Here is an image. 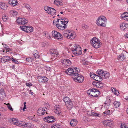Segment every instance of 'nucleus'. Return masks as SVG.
Wrapping results in <instances>:
<instances>
[{
    "mask_svg": "<svg viewBox=\"0 0 128 128\" xmlns=\"http://www.w3.org/2000/svg\"><path fill=\"white\" fill-rule=\"evenodd\" d=\"M65 72L68 74L70 75L73 80L76 82L82 83L84 80V77L79 74V70L78 68H68Z\"/></svg>",
    "mask_w": 128,
    "mask_h": 128,
    "instance_id": "1",
    "label": "nucleus"
},
{
    "mask_svg": "<svg viewBox=\"0 0 128 128\" xmlns=\"http://www.w3.org/2000/svg\"><path fill=\"white\" fill-rule=\"evenodd\" d=\"M106 21L107 19L106 17L104 16H102L98 18L96 23L98 26L105 27L106 26L105 22Z\"/></svg>",
    "mask_w": 128,
    "mask_h": 128,
    "instance_id": "2",
    "label": "nucleus"
},
{
    "mask_svg": "<svg viewBox=\"0 0 128 128\" xmlns=\"http://www.w3.org/2000/svg\"><path fill=\"white\" fill-rule=\"evenodd\" d=\"M72 53L76 56H78L82 54L81 48L78 45L74 44L70 48Z\"/></svg>",
    "mask_w": 128,
    "mask_h": 128,
    "instance_id": "3",
    "label": "nucleus"
},
{
    "mask_svg": "<svg viewBox=\"0 0 128 128\" xmlns=\"http://www.w3.org/2000/svg\"><path fill=\"white\" fill-rule=\"evenodd\" d=\"M90 43L92 46L96 48H100L102 44L99 39L96 38H94L90 41Z\"/></svg>",
    "mask_w": 128,
    "mask_h": 128,
    "instance_id": "4",
    "label": "nucleus"
},
{
    "mask_svg": "<svg viewBox=\"0 0 128 128\" xmlns=\"http://www.w3.org/2000/svg\"><path fill=\"white\" fill-rule=\"evenodd\" d=\"M56 22L57 23L56 24V27L59 29L64 30L66 27L67 25L65 24V23L63 21L60 20H57L56 21L55 20H54L53 24H54V22Z\"/></svg>",
    "mask_w": 128,
    "mask_h": 128,
    "instance_id": "5",
    "label": "nucleus"
},
{
    "mask_svg": "<svg viewBox=\"0 0 128 128\" xmlns=\"http://www.w3.org/2000/svg\"><path fill=\"white\" fill-rule=\"evenodd\" d=\"M96 73L98 75L101 76L102 78H108L110 76V73L106 71H104L102 70H98L96 72Z\"/></svg>",
    "mask_w": 128,
    "mask_h": 128,
    "instance_id": "6",
    "label": "nucleus"
},
{
    "mask_svg": "<svg viewBox=\"0 0 128 128\" xmlns=\"http://www.w3.org/2000/svg\"><path fill=\"white\" fill-rule=\"evenodd\" d=\"M64 36L68 39L72 40L75 38L76 35L74 33L70 32L68 31H64Z\"/></svg>",
    "mask_w": 128,
    "mask_h": 128,
    "instance_id": "7",
    "label": "nucleus"
},
{
    "mask_svg": "<svg viewBox=\"0 0 128 128\" xmlns=\"http://www.w3.org/2000/svg\"><path fill=\"white\" fill-rule=\"evenodd\" d=\"M99 93L98 90L94 88L90 89L87 92L88 94L94 97H98Z\"/></svg>",
    "mask_w": 128,
    "mask_h": 128,
    "instance_id": "8",
    "label": "nucleus"
},
{
    "mask_svg": "<svg viewBox=\"0 0 128 128\" xmlns=\"http://www.w3.org/2000/svg\"><path fill=\"white\" fill-rule=\"evenodd\" d=\"M44 9L48 13L52 16L54 15L56 12V10L48 6H45Z\"/></svg>",
    "mask_w": 128,
    "mask_h": 128,
    "instance_id": "9",
    "label": "nucleus"
},
{
    "mask_svg": "<svg viewBox=\"0 0 128 128\" xmlns=\"http://www.w3.org/2000/svg\"><path fill=\"white\" fill-rule=\"evenodd\" d=\"M20 28L21 30L27 33H30L33 31V28L32 26H20Z\"/></svg>",
    "mask_w": 128,
    "mask_h": 128,
    "instance_id": "10",
    "label": "nucleus"
},
{
    "mask_svg": "<svg viewBox=\"0 0 128 128\" xmlns=\"http://www.w3.org/2000/svg\"><path fill=\"white\" fill-rule=\"evenodd\" d=\"M52 36L55 39H62L63 38L62 36L60 33L55 30L52 32Z\"/></svg>",
    "mask_w": 128,
    "mask_h": 128,
    "instance_id": "11",
    "label": "nucleus"
},
{
    "mask_svg": "<svg viewBox=\"0 0 128 128\" xmlns=\"http://www.w3.org/2000/svg\"><path fill=\"white\" fill-rule=\"evenodd\" d=\"M16 21L19 25L25 24L28 22V21L24 18L19 17L17 19Z\"/></svg>",
    "mask_w": 128,
    "mask_h": 128,
    "instance_id": "12",
    "label": "nucleus"
},
{
    "mask_svg": "<svg viewBox=\"0 0 128 128\" xmlns=\"http://www.w3.org/2000/svg\"><path fill=\"white\" fill-rule=\"evenodd\" d=\"M46 110H45L42 107L39 108L37 112V114L39 116L44 115L46 112Z\"/></svg>",
    "mask_w": 128,
    "mask_h": 128,
    "instance_id": "13",
    "label": "nucleus"
},
{
    "mask_svg": "<svg viewBox=\"0 0 128 128\" xmlns=\"http://www.w3.org/2000/svg\"><path fill=\"white\" fill-rule=\"evenodd\" d=\"M50 54L52 56L57 57V56L59 54L57 52V50L55 49H51L50 51Z\"/></svg>",
    "mask_w": 128,
    "mask_h": 128,
    "instance_id": "14",
    "label": "nucleus"
},
{
    "mask_svg": "<svg viewBox=\"0 0 128 128\" xmlns=\"http://www.w3.org/2000/svg\"><path fill=\"white\" fill-rule=\"evenodd\" d=\"M62 63L67 66L70 65L71 64V61L68 59L62 60Z\"/></svg>",
    "mask_w": 128,
    "mask_h": 128,
    "instance_id": "15",
    "label": "nucleus"
},
{
    "mask_svg": "<svg viewBox=\"0 0 128 128\" xmlns=\"http://www.w3.org/2000/svg\"><path fill=\"white\" fill-rule=\"evenodd\" d=\"M12 123H13L14 124L19 126H23V125H24L23 124V122L20 121V120H12Z\"/></svg>",
    "mask_w": 128,
    "mask_h": 128,
    "instance_id": "16",
    "label": "nucleus"
},
{
    "mask_svg": "<svg viewBox=\"0 0 128 128\" xmlns=\"http://www.w3.org/2000/svg\"><path fill=\"white\" fill-rule=\"evenodd\" d=\"M11 58L9 56H4L1 58L2 62L3 63L8 62L11 60Z\"/></svg>",
    "mask_w": 128,
    "mask_h": 128,
    "instance_id": "17",
    "label": "nucleus"
},
{
    "mask_svg": "<svg viewBox=\"0 0 128 128\" xmlns=\"http://www.w3.org/2000/svg\"><path fill=\"white\" fill-rule=\"evenodd\" d=\"M102 123L105 126H110L112 124V122L110 120H103L102 121Z\"/></svg>",
    "mask_w": 128,
    "mask_h": 128,
    "instance_id": "18",
    "label": "nucleus"
},
{
    "mask_svg": "<svg viewBox=\"0 0 128 128\" xmlns=\"http://www.w3.org/2000/svg\"><path fill=\"white\" fill-rule=\"evenodd\" d=\"M94 79L95 80L99 82L102 81V80L101 76L98 74V75L95 74Z\"/></svg>",
    "mask_w": 128,
    "mask_h": 128,
    "instance_id": "19",
    "label": "nucleus"
},
{
    "mask_svg": "<svg viewBox=\"0 0 128 128\" xmlns=\"http://www.w3.org/2000/svg\"><path fill=\"white\" fill-rule=\"evenodd\" d=\"M66 104L67 108L69 109H71L72 108L73 106V103L71 101L66 103Z\"/></svg>",
    "mask_w": 128,
    "mask_h": 128,
    "instance_id": "20",
    "label": "nucleus"
},
{
    "mask_svg": "<svg viewBox=\"0 0 128 128\" xmlns=\"http://www.w3.org/2000/svg\"><path fill=\"white\" fill-rule=\"evenodd\" d=\"M120 26L121 30H124L125 29L128 27V24H127L122 23L120 24Z\"/></svg>",
    "mask_w": 128,
    "mask_h": 128,
    "instance_id": "21",
    "label": "nucleus"
},
{
    "mask_svg": "<svg viewBox=\"0 0 128 128\" xmlns=\"http://www.w3.org/2000/svg\"><path fill=\"white\" fill-rule=\"evenodd\" d=\"M126 58V56L123 53L120 55L118 57V59L120 61H122L124 60Z\"/></svg>",
    "mask_w": 128,
    "mask_h": 128,
    "instance_id": "22",
    "label": "nucleus"
},
{
    "mask_svg": "<svg viewBox=\"0 0 128 128\" xmlns=\"http://www.w3.org/2000/svg\"><path fill=\"white\" fill-rule=\"evenodd\" d=\"M39 78L41 80V82H45L48 80V79L46 76H40L39 77Z\"/></svg>",
    "mask_w": 128,
    "mask_h": 128,
    "instance_id": "23",
    "label": "nucleus"
},
{
    "mask_svg": "<svg viewBox=\"0 0 128 128\" xmlns=\"http://www.w3.org/2000/svg\"><path fill=\"white\" fill-rule=\"evenodd\" d=\"M8 6L4 2H0V8L3 10L6 9L7 7Z\"/></svg>",
    "mask_w": 128,
    "mask_h": 128,
    "instance_id": "24",
    "label": "nucleus"
},
{
    "mask_svg": "<svg viewBox=\"0 0 128 128\" xmlns=\"http://www.w3.org/2000/svg\"><path fill=\"white\" fill-rule=\"evenodd\" d=\"M8 3L14 6H16L18 3V2H17L16 0H10Z\"/></svg>",
    "mask_w": 128,
    "mask_h": 128,
    "instance_id": "25",
    "label": "nucleus"
},
{
    "mask_svg": "<svg viewBox=\"0 0 128 128\" xmlns=\"http://www.w3.org/2000/svg\"><path fill=\"white\" fill-rule=\"evenodd\" d=\"M5 96V93L4 91V89L2 88L0 89V97L4 98Z\"/></svg>",
    "mask_w": 128,
    "mask_h": 128,
    "instance_id": "26",
    "label": "nucleus"
},
{
    "mask_svg": "<svg viewBox=\"0 0 128 128\" xmlns=\"http://www.w3.org/2000/svg\"><path fill=\"white\" fill-rule=\"evenodd\" d=\"M112 90V92L115 95L118 96L119 94V93L118 91L116 90L115 88H111Z\"/></svg>",
    "mask_w": 128,
    "mask_h": 128,
    "instance_id": "27",
    "label": "nucleus"
},
{
    "mask_svg": "<svg viewBox=\"0 0 128 128\" xmlns=\"http://www.w3.org/2000/svg\"><path fill=\"white\" fill-rule=\"evenodd\" d=\"M23 124H24V125H23V126H24L28 127V128H32L33 125L32 124H31L30 123H24V122H23Z\"/></svg>",
    "mask_w": 128,
    "mask_h": 128,
    "instance_id": "28",
    "label": "nucleus"
},
{
    "mask_svg": "<svg viewBox=\"0 0 128 128\" xmlns=\"http://www.w3.org/2000/svg\"><path fill=\"white\" fill-rule=\"evenodd\" d=\"M78 122L77 120H71L70 124L71 126H74L76 125Z\"/></svg>",
    "mask_w": 128,
    "mask_h": 128,
    "instance_id": "29",
    "label": "nucleus"
},
{
    "mask_svg": "<svg viewBox=\"0 0 128 128\" xmlns=\"http://www.w3.org/2000/svg\"><path fill=\"white\" fill-rule=\"evenodd\" d=\"M44 119H45L46 120H47L48 119L49 120H51L53 119L54 120H55L56 119V118H55L54 116H48L46 117H45L44 118Z\"/></svg>",
    "mask_w": 128,
    "mask_h": 128,
    "instance_id": "30",
    "label": "nucleus"
},
{
    "mask_svg": "<svg viewBox=\"0 0 128 128\" xmlns=\"http://www.w3.org/2000/svg\"><path fill=\"white\" fill-rule=\"evenodd\" d=\"M63 100L66 103H66H68L70 101H71L69 98L68 96L64 97L63 98Z\"/></svg>",
    "mask_w": 128,
    "mask_h": 128,
    "instance_id": "31",
    "label": "nucleus"
},
{
    "mask_svg": "<svg viewBox=\"0 0 128 128\" xmlns=\"http://www.w3.org/2000/svg\"><path fill=\"white\" fill-rule=\"evenodd\" d=\"M114 106L115 108H117L119 107L120 105V103L119 102L116 101H115L114 103Z\"/></svg>",
    "mask_w": 128,
    "mask_h": 128,
    "instance_id": "32",
    "label": "nucleus"
},
{
    "mask_svg": "<svg viewBox=\"0 0 128 128\" xmlns=\"http://www.w3.org/2000/svg\"><path fill=\"white\" fill-rule=\"evenodd\" d=\"M34 52L33 54L35 58H38L39 57V55L38 53L36 50H34Z\"/></svg>",
    "mask_w": 128,
    "mask_h": 128,
    "instance_id": "33",
    "label": "nucleus"
},
{
    "mask_svg": "<svg viewBox=\"0 0 128 128\" xmlns=\"http://www.w3.org/2000/svg\"><path fill=\"white\" fill-rule=\"evenodd\" d=\"M120 128H128V124H121Z\"/></svg>",
    "mask_w": 128,
    "mask_h": 128,
    "instance_id": "34",
    "label": "nucleus"
},
{
    "mask_svg": "<svg viewBox=\"0 0 128 128\" xmlns=\"http://www.w3.org/2000/svg\"><path fill=\"white\" fill-rule=\"evenodd\" d=\"M48 45V44L47 42H43L42 43V46L43 47L46 48Z\"/></svg>",
    "mask_w": 128,
    "mask_h": 128,
    "instance_id": "35",
    "label": "nucleus"
},
{
    "mask_svg": "<svg viewBox=\"0 0 128 128\" xmlns=\"http://www.w3.org/2000/svg\"><path fill=\"white\" fill-rule=\"evenodd\" d=\"M51 128H62L60 125L58 124H55L53 125Z\"/></svg>",
    "mask_w": 128,
    "mask_h": 128,
    "instance_id": "36",
    "label": "nucleus"
},
{
    "mask_svg": "<svg viewBox=\"0 0 128 128\" xmlns=\"http://www.w3.org/2000/svg\"><path fill=\"white\" fill-rule=\"evenodd\" d=\"M60 2L58 0H55L54 2V4L57 6L60 5Z\"/></svg>",
    "mask_w": 128,
    "mask_h": 128,
    "instance_id": "37",
    "label": "nucleus"
},
{
    "mask_svg": "<svg viewBox=\"0 0 128 128\" xmlns=\"http://www.w3.org/2000/svg\"><path fill=\"white\" fill-rule=\"evenodd\" d=\"M110 102L111 101L110 99V98H106V100L105 102H104V104H109V103H110Z\"/></svg>",
    "mask_w": 128,
    "mask_h": 128,
    "instance_id": "38",
    "label": "nucleus"
},
{
    "mask_svg": "<svg viewBox=\"0 0 128 128\" xmlns=\"http://www.w3.org/2000/svg\"><path fill=\"white\" fill-rule=\"evenodd\" d=\"M54 110H60V106L59 105H56L54 107Z\"/></svg>",
    "mask_w": 128,
    "mask_h": 128,
    "instance_id": "39",
    "label": "nucleus"
},
{
    "mask_svg": "<svg viewBox=\"0 0 128 128\" xmlns=\"http://www.w3.org/2000/svg\"><path fill=\"white\" fill-rule=\"evenodd\" d=\"M92 114V115L94 116H97L99 117V116H101L100 114H98L96 112H93Z\"/></svg>",
    "mask_w": 128,
    "mask_h": 128,
    "instance_id": "40",
    "label": "nucleus"
},
{
    "mask_svg": "<svg viewBox=\"0 0 128 128\" xmlns=\"http://www.w3.org/2000/svg\"><path fill=\"white\" fill-rule=\"evenodd\" d=\"M6 105H7L8 107L9 110L12 111L13 110V109L12 108V106H11L10 105V104L8 103L7 104H6Z\"/></svg>",
    "mask_w": 128,
    "mask_h": 128,
    "instance_id": "41",
    "label": "nucleus"
},
{
    "mask_svg": "<svg viewBox=\"0 0 128 128\" xmlns=\"http://www.w3.org/2000/svg\"><path fill=\"white\" fill-rule=\"evenodd\" d=\"M26 60L28 62H31L32 61V59L30 58H26Z\"/></svg>",
    "mask_w": 128,
    "mask_h": 128,
    "instance_id": "42",
    "label": "nucleus"
},
{
    "mask_svg": "<svg viewBox=\"0 0 128 128\" xmlns=\"http://www.w3.org/2000/svg\"><path fill=\"white\" fill-rule=\"evenodd\" d=\"M54 111L55 113L57 114H60L61 113V110H54Z\"/></svg>",
    "mask_w": 128,
    "mask_h": 128,
    "instance_id": "43",
    "label": "nucleus"
},
{
    "mask_svg": "<svg viewBox=\"0 0 128 128\" xmlns=\"http://www.w3.org/2000/svg\"><path fill=\"white\" fill-rule=\"evenodd\" d=\"M54 111L55 113L57 114H60L61 113V110H54Z\"/></svg>",
    "mask_w": 128,
    "mask_h": 128,
    "instance_id": "44",
    "label": "nucleus"
},
{
    "mask_svg": "<svg viewBox=\"0 0 128 128\" xmlns=\"http://www.w3.org/2000/svg\"><path fill=\"white\" fill-rule=\"evenodd\" d=\"M104 115L105 116L106 115H108L110 113V110H106L104 112Z\"/></svg>",
    "mask_w": 128,
    "mask_h": 128,
    "instance_id": "45",
    "label": "nucleus"
},
{
    "mask_svg": "<svg viewBox=\"0 0 128 128\" xmlns=\"http://www.w3.org/2000/svg\"><path fill=\"white\" fill-rule=\"evenodd\" d=\"M45 36L48 39H50L51 38L50 36V34L49 33H46L45 34Z\"/></svg>",
    "mask_w": 128,
    "mask_h": 128,
    "instance_id": "46",
    "label": "nucleus"
},
{
    "mask_svg": "<svg viewBox=\"0 0 128 128\" xmlns=\"http://www.w3.org/2000/svg\"><path fill=\"white\" fill-rule=\"evenodd\" d=\"M25 8H26L28 10L30 9V6L29 4H26L24 5Z\"/></svg>",
    "mask_w": 128,
    "mask_h": 128,
    "instance_id": "47",
    "label": "nucleus"
},
{
    "mask_svg": "<svg viewBox=\"0 0 128 128\" xmlns=\"http://www.w3.org/2000/svg\"><path fill=\"white\" fill-rule=\"evenodd\" d=\"M82 28L84 29H86L88 28V26L86 24H83L82 26Z\"/></svg>",
    "mask_w": 128,
    "mask_h": 128,
    "instance_id": "48",
    "label": "nucleus"
},
{
    "mask_svg": "<svg viewBox=\"0 0 128 128\" xmlns=\"http://www.w3.org/2000/svg\"><path fill=\"white\" fill-rule=\"evenodd\" d=\"M12 61L14 62L16 64H18V62L17 60L15 59L14 58H12Z\"/></svg>",
    "mask_w": 128,
    "mask_h": 128,
    "instance_id": "49",
    "label": "nucleus"
},
{
    "mask_svg": "<svg viewBox=\"0 0 128 128\" xmlns=\"http://www.w3.org/2000/svg\"><path fill=\"white\" fill-rule=\"evenodd\" d=\"M122 18L124 20L128 21V16H122Z\"/></svg>",
    "mask_w": 128,
    "mask_h": 128,
    "instance_id": "50",
    "label": "nucleus"
},
{
    "mask_svg": "<svg viewBox=\"0 0 128 128\" xmlns=\"http://www.w3.org/2000/svg\"><path fill=\"white\" fill-rule=\"evenodd\" d=\"M8 17H6V16H4L2 17V19L5 22L6 21Z\"/></svg>",
    "mask_w": 128,
    "mask_h": 128,
    "instance_id": "51",
    "label": "nucleus"
},
{
    "mask_svg": "<svg viewBox=\"0 0 128 128\" xmlns=\"http://www.w3.org/2000/svg\"><path fill=\"white\" fill-rule=\"evenodd\" d=\"M26 86L29 87H30V86H32V84L31 83H26Z\"/></svg>",
    "mask_w": 128,
    "mask_h": 128,
    "instance_id": "52",
    "label": "nucleus"
},
{
    "mask_svg": "<svg viewBox=\"0 0 128 128\" xmlns=\"http://www.w3.org/2000/svg\"><path fill=\"white\" fill-rule=\"evenodd\" d=\"M4 47L5 48L6 50V52H9L10 51V49L8 48H7V47H8V46H7L6 45H5V46Z\"/></svg>",
    "mask_w": 128,
    "mask_h": 128,
    "instance_id": "53",
    "label": "nucleus"
},
{
    "mask_svg": "<svg viewBox=\"0 0 128 128\" xmlns=\"http://www.w3.org/2000/svg\"><path fill=\"white\" fill-rule=\"evenodd\" d=\"M95 74H92V73L91 72L90 73V76L92 78H94V77L95 76Z\"/></svg>",
    "mask_w": 128,
    "mask_h": 128,
    "instance_id": "54",
    "label": "nucleus"
},
{
    "mask_svg": "<svg viewBox=\"0 0 128 128\" xmlns=\"http://www.w3.org/2000/svg\"><path fill=\"white\" fill-rule=\"evenodd\" d=\"M41 127L42 128H47V126L44 124H41Z\"/></svg>",
    "mask_w": 128,
    "mask_h": 128,
    "instance_id": "55",
    "label": "nucleus"
},
{
    "mask_svg": "<svg viewBox=\"0 0 128 128\" xmlns=\"http://www.w3.org/2000/svg\"><path fill=\"white\" fill-rule=\"evenodd\" d=\"M44 121L49 123H52L54 122V120H46H46Z\"/></svg>",
    "mask_w": 128,
    "mask_h": 128,
    "instance_id": "56",
    "label": "nucleus"
},
{
    "mask_svg": "<svg viewBox=\"0 0 128 128\" xmlns=\"http://www.w3.org/2000/svg\"><path fill=\"white\" fill-rule=\"evenodd\" d=\"M18 14L17 12L15 11H12V14L13 16H16Z\"/></svg>",
    "mask_w": 128,
    "mask_h": 128,
    "instance_id": "57",
    "label": "nucleus"
},
{
    "mask_svg": "<svg viewBox=\"0 0 128 128\" xmlns=\"http://www.w3.org/2000/svg\"><path fill=\"white\" fill-rule=\"evenodd\" d=\"M128 16V13L126 12L122 16Z\"/></svg>",
    "mask_w": 128,
    "mask_h": 128,
    "instance_id": "58",
    "label": "nucleus"
},
{
    "mask_svg": "<svg viewBox=\"0 0 128 128\" xmlns=\"http://www.w3.org/2000/svg\"><path fill=\"white\" fill-rule=\"evenodd\" d=\"M46 70L48 71H50V67L48 66H46Z\"/></svg>",
    "mask_w": 128,
    "mask_h": 128,
    "instance_id": "59",
    "label": "nucleus"
},
{
    "mask_svg": "<svg viewBox=\"0 0 128 128\" xmlns=\"http://www.w3.org/2000/svg\"><path fill=\"white\" fill-rule=\"evenodd\" d=\"M26 102H24V107L23 109V110H24L26 108Z\"/></svg>",
    "mask_w": 128,
    "mask_h": 128,
    "instance_id": "60",
    "label": "nucleus"
},
{
    "mask_svg": "<svg viewBox=\"0 0 128 128\" xmlns=\"http://www.w3.org/2000/svg\"><path fill=\"white\" fill-rule=\"evenodd\" d=\"M96 86L98 88H100V86L99 83L97 82L96 84Z\"/></svg>",
    "mask_w": 128,
    "mask_h": 128,
    "instance_id": "61",
    "label": "nucleus"
},
{
    "mask_svg": "<svg viewBox=\"0 0 128 128\" xmlns=\"http://www.w3.org/2000/svg\"><path fill=\"white\" fill-rule=\"evenodd\" d=\"M109 104H104L105 105L104 106V107H106L107 106H110V103H109Z\"/></svg>",
    "mask_w": 128,
    "mask_h": 128,
    "instance_id": "62",
    "label": "nucleus"
},
{
    "mask_svg": "<svg viewBox=\"0 0 128 128\" xmlns=\"http://www.w3.org/2000/svg\"><path fill=\"white\" fill-rule=\"evenodd\" d=\"M18 119L16 118H10V120H18Z\"/></svg>",
    "mask_w": 128,
    "mask_h": 128,
    "instance_id": "63",
    "label": "nucleus"
},
{
    "mask_svg": "<svg viewBox=\"0 0 128 128\" xmlns=\"http://www.w3.org/2000/svg\"><path fill=\"white\" fill-rule=\"evenodd\" d=\"M83 64H84V65H86V64H87L88 62H83Z\"/></svg>",
    "mask_w": 128,
    "mask_h": 128,
    "instance_id": "64",
    "label": "nucleus"
}]
</instances>
